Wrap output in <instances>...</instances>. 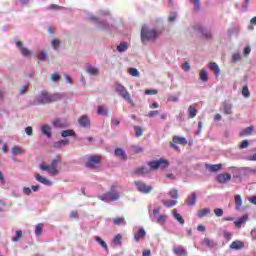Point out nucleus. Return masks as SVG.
Listing matches in <instances>:
<instances>
[{
	"mask_svg": "<svg viewBox=\"0 0 256 256\" xmlns=\"http://www.w3.org/2000/svg\"><path fill=\"white\" fill-rule=\"evenodd\" d=\"M21 237H23V231L17 230L16 231V236L14 238H12V241L14 243H17V242H19L21 240Z\"/></svg>",
	"mask_w": 256,
	"mask_h": 256,
	"instance_id": "obj_43",
	"label": "nucleus"
},
{
	"mask_svg": "<svg viewBox=\"0 0 256 256\" xmlns=\"http://www.w3.org/2000/svg\"><path fill=\"white\" fill-rule=\"evenodd\" d=\"M172 215H173L174 219H176V221H178V223H180V225H185V219H183V216H181V214H179L177 212V209L172 210Z\"/></svg>",
	"mask_w": 256,
	"mask_h": 256,
	"instance_id": "obj_23",
	"label": "nucleus"
},
{
	"mask_svg": "<svg viewBox=\"0 0 256 256\" xmlns=\"http://www.w3.org/2000/svg\"><path fill=\"white\" fill-rule=\"evenodd\" d=\"M161 35V32L155 30V29H149L147 25H143L141 29V41L142 43H145L147 41H155L156 39H159V36Z\"/></svg>",
	"mask_w": 256,
	"mask_h": 256,
	"instance_id": "obj_2",
	"label": "nucleus"
},
{
	"mask_svg": "<svg viewBox=\"0 0 256 256\" xmlns=\"http://www.w3.org/2000/svg\"><path fill=\"white\" fill-rule=\"evenodd\" d=\"M149 173H151V170L145 166H141L135 170L136 175H147Z\"/></svg>",
	"mask_w": 256,
	"mask_h": 256,
	"instance_id": "obj_27",
	"label": "nucleus"
},
{
	"mask_svg": "<svg viewBox=\"0 0 256 256\" xmlns=\"http://www.w3.org/2000/svg\"><path fill=\"white\" fill-rule=\"evenodd\" d=\"M23 153H25V151L19 146H14L11 149V154L13 155V157H17V155H23Z\"/></svg>",
	"mask_w": 256,
	"mask_h": 256,
	"instance_id": "obj_30",
	"label": "nucleus"
},
{
	"mask_svg": "<svg viewBox=\"0 0 256 256\" xmlns=\"http://www.w3.org/2000/svg\"><path fill=\"white\" fill-rule=\"evenodd\" d=\"M162 205L168 208L175 207L177 200H162Z\"/></svg>",
	"mask_w": 256,
	"mask_h": 256,
	"instance_id": "obj_34",
	"label": "nucleus"
},
{
	"mask_svg": "<svg viewBox=\"0 0 256 256\" xmlns=\"http://www.w3.org/2000/svg\"><path fill=\"white\" fill-rule=\"evenodd\" d=\"M203 245H206V247H209L210 249L217 246V243L213 241L210 238H204Z\"/></svg>",
	"mask_w": 256,
	"mask_h": 256,
	"instance_id": "obj_33",
	"label": "nucleus"
},
{
	"mask_svg": "<svg viewBox=\"0 0 256 256\" xmlns=\"http://www.w3.org/2000/svg\"><path fill=\"white\" fill-rule=\"evenodd\" d=\"M41 132L43 135H45L46 137H48V139H51L52 137V133H51V126L45 124L41 126Z\"/></svg>",
	"mask_w": 256,
	"mask_h": 256,
	"instance_id": "obj_21",
	"label": "nucleus"
},
{
	"mask_svg": "<svg viewBox=\"0 0 256 256\" xmlns=\"http://www.w3.org/2000/svg\"><path fill=\"white\" fill-rule=\"evenodd\" d=\"M245 247V243L241 240H235L230 244V249H233L234 251H239Z\"/></svg>",
	"mask_w": 256,
	"mask_h": 256,
	"instance_id": "obj_17",
	"label": "nucleus"
},
{
	"mask_svg": "<svg viewBox=\"0 0 256 256\" xmlns=\"http://www.w3.org/2000/svg\"><path fill=\"white\" fill-rule=\"evenodd\" d=\"M188 115H189L190 119H195V117H197L196 108L193 106H189L188 107Z\"/></svg>",
	"mask_w": 256,
	"mask_h": 256,
	"instance_id": "obj_36",
	"label": "nucleus"
},
{
	"mask_svg": "<svg viewBox=\"0 0 256 256\" xmlns=\"http://www.w3.org/2000/svg\"><path fill=\"white\" fill-rule=\"evenodd\" d=\"M147 233L145 232L144 228H139L137 232L134 233V239L136 241V243H139V241H141V239H145V235Z\"/></svg>",
	"mask_w": 256,
	"mask_h": 256,
	"instance_id": "obj_16",
	"label": "nucleus"
},
{
	"mask_svg": "<svg viewBox=\"0 0 256 256\" xmlns=\"http://www.w3.org/2000/svg\"><path fill=\"white\" fill-rule=\"evenodd\" d=\"M37 58L40 61H46L47 60V52L46 51H41L38 55Z\"/></svg>",
	"mask_w": 256,
	"mask_h": 256,
	"instance_id": "obj_47",
	"label": "nucleus"
},
{
	"mask_svg": "<svg viewBox=\"0 0 256 256\" xmlns=\"http://www.w3.org/2000/svg\"><path fill=\"white\" fill-rule=\"evenodd\" d=\"M216 181H218V183H222V184L229 183V181H231V174H229V173L218 174L216 176Z\"/></svg>",
	"mask_w": 256,
	"mask_h": 256,
	"instance_id": "obj_11",
	"label": "nucleus"
},
{
	"mask_svg": "<svg viewBox=\"0 0 256 256\" xmlns=\"http://www.w3.org/2000/svg\"><path fill=\"white\" fill-rule=\"evenodd\" d=\"M16 47L20 48V51L24 57H29V55L33 54V52H31V50L27 49L26 47H23L22 41H17Z\"/></svg>",
	"mask_w": 256,
	"mask_h": 256,
	"instance_id": "obj_13",
	"label": "nucleus"
},
{
	"mask_svg": "<svg viewBox=\"0 0 256 256\" xmlns=\"http://www.w3.org/2000/svg\"><path fill=\"white\" fill-rule=\"evenodd\" d=\"M50 79H51V81H53L55 83L61 79V75H59V73H53L50 76Z\"/></svg>",
	"mask_w": 256,
	"mask_h": 256,
	"instance_id": "obj_52",
	"label": "nucleus"
},
{
	"mask_svg": "<svg viewBox=\"0 0 256 256\" xmlns=\"http://www.w3.org/2000/svg\"><path fill=\"white\" fill-rule=\"evenodd\" d=\"M133 153H143V147L141 146H132Z\"/></svg>",
	"mask_w": 256,
	"mask_h": 256,
	"instance_id": "obj_57",
	"label": "nucleus"
},
{
	"mask_svg": "<svg viewBox=\"0 0 256 256\" xmlns=\"http://www.w3.org/2000/svg\"><path fill=\"white\" fill-rule=\"evenodd\" d=\"M209 67H210L211 71H213L215 73L216 76H219L220 70H219V65H217V63L211 62L209 64Z\"/></svg>",
	"mask_w": 256,
	"mask_h": 256,
	"instance_id": "obj_35",
	"label": "nucleus"
},
{
	"mask_svg": "<svg viewBox=\"0 0 256 256\" xmlns=\"http://www.w3.org/2000/svg\"><path fill=\"white\" fill-rule=\"evenodd\" d=\"M63 98L61 94H49L47 91H42L37 97H36V103H39V105H46L48 103H53L55 101H59Z\"/></svg>",
	"mask_w": 256,
	"mask_h": 256,
	"instance_id": "obj_1",
	"label": "nucleus"
},
{
	"mask_svg": "<svg viewBox=\"0 0 256 256\" xmlns=\"http://www.w3.org/2000/svg\"><path fill=\"white\" fill-rule=\"evenodd\" d=\"M70 141L68 139L59 140L57 142L53 143V147L56 149H61V147H67L69 145Z\"/></svg>",
	"mask_w": 256,
	"mask_h": 256,
	"instance_id": "obj_22",
	"label": "nucleus"
},
{
	"mask_svg": "<svg viewBox=\"0 0 256 256\" xmlns=\"http://www.w3.org/2000/svg\"><path fill=\"white\" fill-rule=\"evenodd\" d=\"M95 241H97L102 249H105V251H109V246H107V243L103 240V238H101L100 236H96Z\"/></svg>",
	"mask_w": 256,
	"mask_h": 256,
	"instance_id": "obj_29",
	"label": "nucleus"
},
{
	"mask_svg": "<svg viewBox=\"0 0 256 256\" xmlns=\"http://www.w3.org/2000/svg\"><path fill=\"white\" fill-rule=\"evenodd\" d=\"M114 225H125V217H117L113 219Z\"/></svg>",
	"mask_w": 256,
	"mask_h": 256,
	"instance_id": "obj_41",
	"label": "nucleus"
},
{
	"mask_svg": "<svg viewBox=\"0 0 256 256\" xmlns=\"http://www.w3.org/2000/svg\"><path fill=\"white\" fill-rule=\"evenodd\" d=\"M223 236H224V239H226V241H231L233 234H231V232L225 230V231H223Z\"/></svg>",
	"mask_w": 256,
	"mask_h": 256,
	"instance_id": "obj_51",
	"label": "nucleus"
},
{
	"mask_svg": "<svg viewBox=\"0 0 256 256\" xmlns=\"http://www.w3.org/2000/svg\"><path fill=\"white\" fill-rule=\"evenodd\" d=\"M128 73L132 77H139V75H141V73L139 72V70H137V68H129Z\"/></svg>",
	"mask_w": 256,
	"mask_h": 256,
	"instance_id": "obj_42",
	"label": "nucleus"
},
{
	"mask_svg": "<svg viewBox=\"0 0 256 256\" xmlns=\"http://www.w3.org/2000/svg\"><path fill=\"white\" fill-rule=\"evenodd\" d=\"M187 143H188L187 138L181 137V136H173L172 141L170 142V147L174 151H178L179 153L181 149L177 145H187Z\"/></svg>",
	"mask_w": 256,
	"mask_h": 256,
	"instance_id": "obj_6",
	"label": "nucleus"
},
{
	"mask_svg": "<svg viewBox=\"0 0 256 256\" xmlns=\"http://www.w3.org/2000/svg\"><path fill=\"white\" fill-rule=\"evenodd\" d=\"M190 3H194L195 11H199L201 9V2L199 0H190Z\"/></svg>",
	"mask_w": 256,
	"mask_h": 256,
	"instance_id": "obj_50",
	"label": "nucleus"
},
{
	"mask_svg": "<svg viewBox=\"0 0 256 256\" xmlns=\"http://www.w3.org/2000/svg\"><path fill=\"white\" fill-rule=\"evenodd\" d=\"M101 164V156L92 155L88 157V161L85 166L89 169H99V165Z\"/></svg>",
	"mask_w": 256,
	"mask_h": 256,
	"instance_id": "obj_8",
	"label": "nucleus"
},
{
	"mask_svg": "<svg viewBox=\"0 0 256 256\" xmlns=\"http://www.w3.org/2000/svg\"><path fill=\"white\" fill-rule=\"evenodd\" d=\"M148 165L151 171H157V169H167V167H169V161L160 158L159 160L148 162Z\"/></svg>",
	"mask_w": 256,
	"mask_h": 256,
	"instance_id": "obj_5",
	"label": "nucleus"
},
{
	"mask_svg": "<svg viewBox=\"0 0 256 256\" xmlns=\"http://www.w3.org/2000/svg\"><path fill=\"white\" fill-rule=\"evenodd\" d=\"M200 80L203 82H207L209 81V76L207 75V71L206 70H201L200 74H199Z\"/></svg>",
	"mask_w": 256,
	"mask_h": 256,
	"instance_id": "obj_39",
	"label": "nucleus"
},
{
	"mask_svg": "<svg viewBox=\"0 0 256 256\" xmlns=\"http://www.w3.org/2000/svg\"><path fill=\"white\" fill-rule=\"evenodd\" d=\"M43 227H44L43 223H39V224L36 225L35 233H36L37 237L43 235Z\"/></svg>",
	"mask_w": 256,
	"mask_h": 256,
	"instance_id": "obj_37",
	"label": "nucleus"
},
{
	"mask_svg": "<svg viewBox=\"0 0 256 256\" xmlns=\"http://www.w3.org/2000/svg\"><path fill=\"white\" fill-rule=\"evenodd\" d=\"M134 185H136L137 190L140 193H144L146 195L153 191V186H149V185L145 184V182H143L141 180L135 181Z\"/></svg>",
	"mask_w": 256,
	"mask_h": 256,
	"instance_id": "obj_9",
	"label": "nucleus"
},
{
	"mask_svg": "<svg viewBox=\"0 0 256 256\" xmlns=\"http://www.w3.org/2000/svg\"><path fill=\"white\" fill-rule=\"evenodd\" d=\"M78 123L81 127L91 126V120H89V117L87 115H82L81 118L78 120Z\"/></svg>",
	"mask_w": 256,
	"mask_h": 256,
	"instance_id": "obj_19",
	"label": "nucleus"
},
{
	"mask_svg": "<svg viewBox=\"0 0 256 256\" xmlns=\"http://www.w3.org/2000/svg\"><path fill=\"white\" fill-rule=\"evenodd\" d=\"M236 211H241V207L243 205V198L241 195L237 194L234 198Z\"/></svg>",
	"mask_w": 256,
	"mask_h": 256,
	"instance_id": "obj_25",
	"label": "nucleus"
},
{
	"mask_svg": "<svg viewBox=\"0 0 256 256\" xmlns=\"http://www.w3.org/2000/svg\"><path fill=\"white\" fill-rule=\"evenodd\" d=\"M34 177L36 181H38V183H42V185H51V181H49L48 179L45 178V176H42L39 173H36Z\"/></svg>",
	"mask_w": 256,
	"mask_h": 256,
	"instance_id": "obj_20",
	"label": "nucleus"
},
{
	"mask_svg": "<svg viewBox=\"0 0 256 256\" xmlns=\"http://www.w3.org/2000/svg\"><path fill=\"white\" fill-rule=\"evenodd\" d=\"M115 189H117V185H112L111 191L100 197L101 201H117L119 199V194L115 192Z\"/></svg>",
	"mask_w": 256,
	"mask_h": 256,
	"instance_id": "obj_7",
	"label": "nucleus"
},
{
	"mask_svg": "<svg viewBox=\"0 0 256 256\" xmlns=\"http://www.w3.org/2000/svg\"><path fill=\"white\" fill-rule=\"evenodd\" d=\"M223 167V164H213L208 166V171L210 173H217V171H221V168Z\"/></svg>",
	"mask_w": 256,
	"mask_h": 256,
	"instance_id": "obj_31",
	"label": "nucleus"
},
{
	"mask_svg": "<svg viewBox=\"0 0 256 256\" xmlns=\"http://www.w3.org/2000/svg\"><path fill=\"white\" fill-rule=\"evenodd\" d=\"M61 137L67 138V137H77V134L75 133V130H63L61 132Z\"/></svg>",
	"mask_w": 256,
	"mask_h": 256,
	"instance_id": "obj_28",
	"label": "nucleus"
},
{
	"mask_svg": "<svg viewBox=\"0 0 256 256\" xmlns=\"http://www.w3.org/2000/svg\"><path fill=\"white\" fill-rule=\"evenodd\" d=\"M171 199H179V192L177 189H173L169 192Z\"/></svg>",
	"mask_w": 256,
	"mask_h": 256,
	"instance_id": "obj_49",
	"label": "nucleus"
},
{
	"mask_svg": "<svg viewBox=\"0 0 256 256\" xmlns=\"http://www.w3.org/2000/svg\"><path fill=\"white\" fill-rule=\"evenodd\" d=\"M128 48H129V45H127V42H122L120 43V45L117 46V51H119L120 53H123L124 51H127Z\"/></svg>",
	"mask_w": 256,
	"mask_h": 256,
	"instance_id": "obj_38",
	"label": "nucleus"
},
{
	"mask_svg": "<svg viewBox=\"0 0 256 256\" xmlns=\"http://www.w3.org/2000/svg\"><path fill=\"white\" fill-rule=\"evenodd\" d=\"M48 9H50V10H59V9H63V6H59L57 4H52L48 7Z\"/></svg>",
	"mask_w": 256,
	"mask_h": 256,
	"instance_id": "obj_62",
	"label": "nucleus"
},
{
	"mask_svg": "<svg viewBox=\"0 0 256 256\" xmlns=\"http://www.w3.org/2000/svg\"><path fill=\"white\" fill-rule=\"evenodd\" d=\"M87 73H89V75H99V69L90 66L87 68Z\"/></svg>",
	"mask_w": 256,
	"mask_h": 256,
	"instance_id": "obj_44",
	"label": "nucleus"
},
{
	"mask_svg": "<svg viewBox=\"0 0 256 256\" xmlns=\"http://www.w3.org/2000/svg\"><path fill=\"white\" fill-rule=\"evenodd\" d=\"M248 220H249V215L244 214L241 218L234 221V225L235 227H237V229H241V227H243V223H247Z\"/></svg>",
	"mask_w": 256,
	"mask_h": 256,
	"instance_id": "obj_18",
	"label": "nucleus"
},
{
	"mask_svg": "<svg viewBox=\"0 0 256 256\" xmlns=\"http://www.w3.org/2000/svg\"><path fill=\"white\" fill-rule=\"evenodd\" d=\"M134 130L136 132V137H141L143 135V129L140 126H135Z\"/></svg>",
	"mask_w": 256,
	"mask_h": 256,
	"instance_id": "obj_53",
	"label": "nucleus"
},
{
	"mask_svg": "<svg viewBox=\"0 0 256 256\" xmlns=\"http://www.w3.org/2000/svg\"><path fill=\"white\" fill-rule=\"evenodd\" d=\"M53 127H56L58 129H63L65 125L62 124V122L59 119H56L52 122Z\"/></svg>",
	"mask_w": 256,
	"mask_h": 256,
	"instance_id": "obj_46",
	"label": "nucleus"
},
{
	"mask_svg": "<svg viewBox=\"0 0 256 256\" xmlns=\"http://www.w3.org/2000/svg\"><path fill=\"white\" fill-rule=\"evenodd\" d=\"M115 89H116L118 95H120V97H122V99H124L125 101H128V103L132 107H135V102L131 98V94L129 93V91H127V88H125V86H123L119 83H116Z\"/></svg>",
	"mask_w": 256,
	"mask_h": 256,
	"instance_id": "obj_4",
	"label": "nucleus"
},
{
	"mask_svg": "<svg viewBox=\"0 0 256 256\" xmlns=\"http://www.w3.org/2000/svg\"><path fill=\"white\" fill-rule=\"evenodd\" d=\"M249 203H252V205H256V196H252L248 198Z\"/></svg>",
	"mask_w": 256,
	"mask_h": 256,
	"instance_id": "obj_64",
	"label": "nucleus"
},
{
	"mask_svg": "<svg viewBox=\"0 0 256 256\" xmlns=\"http://www.w3.org/2000/svg\"><path fill=\"white\" fill-rule=\"evenodd\" d=\"M242 95L243 97H246V98L251 97V93L249 92V87L243 86Z\"/></svg>",
	"mask_w": 256,
	"mask_h": 256,
	"instance_id": "obj_48",
	"label": "nucleus"
},
{
	"mask_svg": "<svg viewBox=\"0 0 256 256\" xmlns=\"http://www.w3.org/2000/svg\"><path fill=\"white\" fill-rule=\"evenodd\" d=\"M157 90L155 89H147L145 90V95H157Z\"/></svg>",
	"mask_w": 256,
	"mask_h": 256,
	"instance_id": "obj_59",
	"label": "nucleus"
},
{
	"mask_svg": "<svg viewBox=\"0 0 256 256\" xmlns=\"http://www.w3.org/2000/svg\"><path fill=\"white\" fill-rule=\"evenodd\" d=\"M61 161V156L57 155L56 158L52 160L50 166L40 164V169L41 171H48L50 175H59V170H57V164L61 163Z\"/></svg>",
	"mask_w": 256,
	"mask_h": 256,
	"instance_id": "obj_3",
	"label": "nucleus"
},
{
	"mask_svg": "<svg viewBox=\"0 0 256 256\" xmlns=\"http://www.w3.org/2000/svg\"><path fill=\"white\" fill-rule=\"evenodd\" d=\"M165 221H167V215L166 214H162L157 218V223L163 224V223H165Z\"/></svg>",
	"mask_w": 256,
	"mask_h": 256,
	"instance_id": "obj_54",
	"label": "nucleus"
},
{
	"mask_svg": "<svg viewBox=\"0 0 256 256\" xmlns=\"http://www.w3.org/2000/svg\"><path fill=\"white\" fill-rule=\"evenodd\" d=\"M232 109H233V105H231V104L224 105V113L226 115H231L233 113Z\"/></svg>",
	"mask_w": 256,
	"mask_h": 256,
	"instance_id": "obj_45",
	"label": "nucleus"
},
{
	"mask_svg": "<svg viewBox=\"0 0 256 256\" xmlns=\"http://www.w3.org/2000/svg\"><path fill=\"white\" fill-rule=\"evenodd\" d=\"M115 157H118L121 161H127V154L123 148H116L114 151Z\"/></svg>",
	"mask_w": 256,
	"mask_h": 256,
	"instance_id": "obj_15",
	"label": "nucleus"
},
{
	"mask_svg": "<svg viewBox=\"0 0 256 256\" xmlns=\"http://www.w3.org/2000/svg\"><path fill=\"white\" fill-rule=\"evenodd\" d=\"M98 115H107V112L105 111V108L103 106H98Z\"/></svg>",
	"mask_w": 256,
	"mask_h": 256,
	"instance_id": "obj_61",
	"label": "nucleus"
},
{
	"mask_svg": "<svg viewBox=\"0 0 256 256\" xmlns=\"http://www.w3.org/2000/svg\"><path fill=\"white\" fill-rule=\"evenodd\" d=\"M253 131H255L254 126L247 127L240 132V137H247L249 135H253Z\"/></svg>",
	"mask_w": 256,
	"mask_h": 256,
	"instance_id": "obj_24",
	"label": "nucleus"
},
{
	"mask_svg": "<svg viewBox=\"0 0 256 256\" xmlns=\"http://www.w3.org/2000/svg\"><path fill=\"white\" fill-rule=\"evenodd\" d=\"M195 29L196 31H198V33H201L203 39H213V33L211 32V30L204 29L201 26H196Z\"/></svg>",
	"mask_w": 256,
	"mask_h": 256,
	"instance_id": "obj_10",
	"label": "nucleus"
},
{
	"mask_svg": "<svg viewBox=\"0 0 256 256\" xmlns=\"http://www.w3.org/2000/svg\"><path fill=\"white\" fill-rule=\"evenodd\" d=\"M247 147H249V141L248 140H243L239 145V149H247Z\"/></svg>",
	"mask_w": 256,
	"mask_h": 256,
	"instance_id": "obj_56",
	"label": "nucleus"
},
{
	"mask_svg": "<svg viewBox=\"0 0 256 256\" xmlns=\"http://www.w3.org/2000/svg\"><path fill=\"white\" fill-rule=\"evenodd\" d=\"M173 253H175L177 256H183L187 255V250H185L183 246H176L173 248Z\"/></svg>",
	"mask_w": 256,
	"mask_h": 256,
	"instance_id": "obj_26",
	"label": "nucleus"
},
{
	"mask_svg": "<svg viewBox=\"0 0 256 256\" xmlns=\"http://www.w3.org/2000/svg\"><path fill=\"white\" fill-rule=\"evenodd\" d=\"M229 169L233 173V175H236L239 173H243L244 175H249V173H251V169L249 168H238V167L232 166Z\"/></svg>",
	"mask_w": 256,
	"mask_h": 256,
	"instance_id": "obj_12",
	"label": "nucleus"
},
{
	"mask_svg": "<svg viewBox=\"0 0 256 256\" xmlns=\"http://www.w3.org/2000/svg\"><path fill=\"white\" fill-rule=\"evenodd\" d=\"M214 214L216 215V217H223V209L221 208L214 209Z\"/></svg>",
	"mask_w": 256,
	"mask_h": 256,
	"instance_id": "obj_58",
	"label": "nucleus"
},
{
	"mask_svg": "<svg viewBox=\"0 0 256 256\" xmlns=\"http://www.w3.org/2000/svg\"><path fill=\"white\" fill-rule=\"evenodd\" d=\"M232 59L235 63H237V61H241V54L239 53H235L232 55Z\"/></svg>",
	"mask_w": 256,
	"mask_h": 256,
	"instance_id": "obj_60",
	"label": "nucleus"
},
{
	"mask_svg": "<svg viewBox=\"0 0 256 256\" xmlns=\"http://www.w3.org/2000/svg\"><path fill=\"white\" fill-rule=\"evenodd\" d=\"M211 214L210 208H204L198 211V217L199 219H203V217H207V215Z\"/></svg>",
	"mask_w": 256,
	"mask_h": 256,
	"instance_id": "obj_32",
	"label": "nucleus"
},
{
	"mask_svg": "<svg viewBox=\"0 0 256 256\" xmlns=\"http://www.w3.org/2000/svg\"><path fill=\"white\" fill-rule=\"evenodd\" d=\"M182 69L183 71H190L191 69V65H189V62H185L183 65H182Z\"/></svg>",
	"mask_w": 256,
	"mask_h": 256,
	"instance_id": "obj_63",
	"label": "nucleus"
},
{
	"mask_svg": "<svg viewBox=\"0 0 256 256\" xmlns=\"http://www.w3.org/2000/svg\"><path fill=\"white\" fill-rule=\"evenodd\" d=\"M186 204L189 207H193L197 204V193L192 192L186 199Z\"/></svg>",
	"mask_w": 256,
	"mask_h": 256,
	"instance_id": "obj_14",
	"label": "nucleus"
},
{
	"mask_svg": "<svg viewBox=\"0 0 256 256\" xmlns=\"http://www.w3.org/2000/svg\"><path fill=\"white\" fill-rule=\"evenodd\" d=\"M52 47L53 49H55V51H59V47H61V40H59L58 38L52 40Z\"/></svg>",
	"mask_w": 256,
	"mask_h": 256,
	"instance_id": "obj_40",
	"label": "nucleus"
},
{
	"mask_svg": "<svg viewBox=\"0 0 256 256\" xmlns=\"http://www.w3.org/2000/svg\"><path fill=\"white\" fill-rule=\"evenodd\" d=\"M157 115H159V110H152V111L148 112V114L146 116L151 119L153 117H157Z\"/></svg>",
	"mask_w": 256,
	"mask_h": 256,
	"instance_id": "obj_55",
	"label": "nucleus"
}]
</instances>
